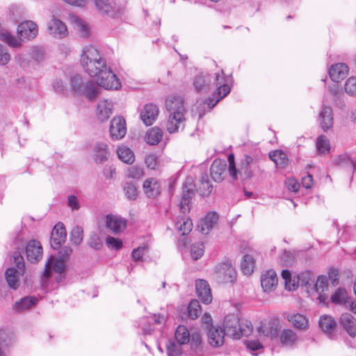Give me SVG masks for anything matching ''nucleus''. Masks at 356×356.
Segmentation results:
<instances>
[{"instance_id":"obj_62","label":"nucleus","mask_w":356,"mask_h":356,"mask_svg":"<svg viewBox=\"0 0 356 356\" xmlns=\"http://www.w3.org/2000/svg\"><path fill=\"white\" fill-rule=\"evenodd\" d=\"M288 190L292 192H297L300 188V184L297 180L293 178H289L285 182Z\"/></svg>"},{"instance_id":"obj_35","label":"nucleus","mask_w":356,"mask_h":356,"mask_svg":"<svg viewBox=\"0 0 356 356\" xmlns=\"http://www.w3.org/2000/svg\"><path fill=\"white\" fill-rule=\"evenodd\" d=\"M163 138L162 130L157 127L149 129L145 135V141L151 145H157Z\"/></svg>"},{"instance_id":"obj_46","label":"nucleus","mask_w":356,"mask_h":356,"mask_svg":"<svg viewBox=\"0 0 356 356\" xmlns=\"http://www.w3.org/2000/svg\"><path fill=\"white\" fill-rule=\"evenodd\" d=\"M123 190L126 195V197L129 200H134L137 197L138 191L136 186L132 182H126L124 184Z\"/></svg>"},{"instance_id":"obj_27","label":"nucleus","mask_w":356,"mask_h":356,"mask_svg":"<svg viewBox=\"0 0 356 356\" xmlns=\"http://www.w3.org/2000/svg\"><path fill=\"white\" fill-rule=\"evenodd\" d=\"M227 168V164L225 161L216 159L212 163L210 168V173L212 179L215 181H220L224 178V175Z\"/></svg>"},{"instance_id":"obj_19","label":"nucleus","mask_w":356,"mask_h":356,"mask_svg":"<svg viewBox=\"0 0 356 356\" xmlns=\"http://www.w3.org/2000/svg\"><path fill=\"white\" fill-rule=\"evenodd\" d=\"M196 293L202 303L208 305L212 301L211 289L204 280H199L195 283Z\"/></svg>"},{"instance_id":"obj_50","label":"nucleus","mask_w":356,"mask_h":356,"mask_svg":"<svg viewBox=\"0 0 356 356\" xmlns=\"http://www.w3.org/2000/svg\"><path fill=\"white\" fill-rule=\"evenodd\" d=\"M188 310L190 318L192 319L197 318L200 314V305L199 302L196 300H191L189 303Z\"/></svg>"},{"instance_id":"obj_31","label":"nucleus","mask_w":356,"mask_h":356,"mask_svg":"<svg viewBox=\"0 0 356 356\" xmlns=\"http://www.w3.org/2000/svg\"><path fill=\"white\" fill-rule=\"evenodd\" d=\"M143 189L149 197H156L161 191L160 184L154 178L146 179L143 184Z\"/></svg>"},{"instance_id":"obj_9","label":"nucleus","mask_w":356,"mask_h":356,"mask_svg":"<svg viewBox=\"0 0 356 356\" xmlns=\"http://www.w3.org/2000/svg\"><path fill=\"white\" fill-rule=\"evenodd\" d=\"M331 301L336 305H343L352 313L356 314V301L348 296L345 289L339 288L331 296Z\"/></svg>"},{"instance_id":"obj_52","label":"nucleus","mask_w":356,"mask_h":356,"mask_svg":"<svg viewBox=\"0 0 356 356\" xmlns=\"http://www.w3.org/2000/svg\"><path fill=\"white\" fill-rule=\"evenodd\" d=\"M344 89L349 95L356 96V78H348L345 83Z\"/></svg>"},{"instance_id":"obj_29","label":"nucleus","mask_w":356,"mask_h":356,"mask_svg":"<svg viewBox=\"0 0 356 356\" xmlns=\"http://www.w3.org/2000/svg\"><path fill=\"white\" fill-rule=\"evenodd\" d=\"M340 323L351 337H356V320L348 313H343L340 318Z\"/></svg>"},{"instance_id":"obj_23","label":"nucleus","mask_w":356,"mask_h":356,"mask_svg":"<svg viewBox=\"0 0 356 356\" xmlns=\"http://www.w3.org/2000/svg\"><path fill=\"white\" fill-rule=\"evenodd\" d=\"M175 229L183 236L188 234L193 229V223L186 214H181L175 220Z\"/></svg>"},{"instance_id":"obj_43","label":"nucleus","mask_w":356,"mask_h":356,"mask_svg":"<svg viewBox=\"0 0 356 356\" xmlns=\"http://www.w3.org/2000/svg\"><path fill=\"white\" fill-rule=\"evenodd\" d=\"M181 345L177 340L169 339L166 343V351L168 356H179L182 353Z\"/></svg>"},{"instance_id":"obj_59","label":"nucleus","mask_w":356,"mask_h":356,"mask_svg":"<svg viewBox=\"0 0 356 356\" xmlns=\"http://www.w3.org/2000/svg\"><path fill=\"white\" fill-rule=\"evenodd\" d=\"M261 330L264 335L271 339L275 338L277 336V330L273 326H263L261 327Z\"/></svg>"},{"instance_id":"obj_14","label":"nucleus","mask_w":356,"mask_h":356,"mask_svg":"<svg viewBox=\"0 0 356 356\" xmlns=\"http://www.w3.org/2000/svg\"><path fill=\"white\" fill-rule=\"evenodd\" d=\"M38 33V28L36 23L31 20H26L21 22L17 27L18 35L27 40L33 39Z\"/></svg>"},{"instance_id":"obj_16","label":"nucleus","mask_w":356,"mask_h":356,"mask_svg":"<svg viewBox=\"0 0 356 356\" xmlns=\"http://www.w3.org/2000/svg\"><path fill=\"white\" fill-rule=\"evenodd\" d=\"M25 253L28 261L31 263L38 262L42 257V247L36 240L30 241L26 245Z\"/></svg>"},{"instance_id":"obj_34","label":"nucleus","mask_w":356,"mask_h":356,"mask_svg":"<svg viewBox=\"0 0 356 356\" xmlns=\"http://www.w3.org/2000/svg\"><path fill=\"white\" fill-rule=\"evenodd\" d=\"M328 287V280L327 277L324 275H321L318 277L314 285V289L316 292L318 293V299L319 301L324 302L326 299V296H325L323 293L327 289Z\"/></svg>"},{"instance_id":"obj_61","label":"nucleus","mask_w":356,"mask_h":356,"mask_svg":"<svg viewBox=\"0 0 356 356\" xmlns=\"http://www.w3.org/2000/svg\"><path fill=\"white\" fill-rule=\"evenodd\" d=\"M67 205L72 210H78L80 208L79 200L76 196L70 195L67 197Z\"/></svg>"},{"instance_id":"obj_36","label":"nucleus","mask_w":356,"mask_h":356,"mask_svg":"<svg viewBox=\"0 0 356 356\" xmlns=\"http://www.w3.org/2000/svg\"><path fill=\"white\" fill-rule=\"evenodd\" d=\"M193 192L192 189H185V184H184L183 193L181 195L179 207L182 214H186L190 211V203L192 198Z\"/></svg>"},{"instance_id":"obj_32","label":"nucleus","mask_w":356,"mask_h":356,"mask_svg":"<svg viewBox=\"0 0 356 356\" xmlns=\"http://www.w3.org/2000/svg\"><path fill=\"white\" fill-rule=\"evenodd\" d=\"M319 327L327 334H331L336 328L337 322L330 316L323 315L318 321Z\"/></svg>"},{"instance_id":"obj_40","label":"nucleus","mask_w":356,"mask_h":356,"mask_svg":"<svg viewBox=\"0 0 356 356\" xmlns=\"http://www.w3.org/2000/svg\"><path fill=\"white\" fill-rule=\"evenodd\" d=\"M298 337L291 330H284L280 334V341L283 346H292L297 341Z\"/></svg>"},{"instance_id":"obj_49","label":"nucleus","mask_w":356,"mask_h":356,"mask_svg":"<svg viewBox=\"0 0 356 356\" xmlns=\"http://www.w3.org/2000/svg\"><path fill=\"white\" fill-rule=\"evenodd\" d=\"M212 188L213 186L208 180L207 176L206 175L205 177H202L199 186L200 194L202 196L208 195L211 192Z\"/></svg>"},{"instance_id":"obj_55","label":"nucleus","mask_w":356,"mask_h":356,"mask_svg":"<svg viewBox=\"0 0 356 356\" xmlns=\"http://www.w3.org/2000/svg\"><path fill=\"white\" fill-rule=\"evenodd\" d=\"M148 251V248L147 246H140L136 249H134L132 252V258L134 261H138L142 259V257L144 254H145Z\"/></svg>"},{"instance_id":"obj_26","label":"nucleus","mask_w":356,"mask_h":356,"mask_svg":"<svg viewBox=\"0 0 356 356\" xmlns=\"http://www.w3.org/2000/svg\"><path fill=\"white\" fill-rule=\"evenodd\" d=\"M218 220V216L216 212L208 213L206 216L200 221L198 228L203 234H208L217 223Z\"/></svg>"},{"instance_id":"obj_5","label":"nucleus","mask_w":356,"mask_h":356,"mask_svg":"<svg viewBox=\"0 0 356 356\" xmlns=\"http://www.w3.org/2000/svg\"><path fill=\"white\" fill-rule=\"evenodd\" d=\"M229 163L228 172L232 179L236 180L238 177L249 179L252 176V171L250 169V164L253 162L252 157L245 155L241 160L239 167H236L234 156L229 154L227 158Z\"/></svg>"},{"instance_id":"obj_22","label":"nucleus","mask_w":356,"mask_h":356,"mask_svg":"<svg viewBox=\"0 0 356 356\" xmlns=\"http://www.w3.org/2000/svg\"><path fill=\"white\" fill-rule=\"evenodd\" d=\"M349 68L343 63L332 65L329 69L330 79L334 82H339L344 79L348 74Z\"/></svg>"},{"instance_id":"obj_38","label":"nucleus","mask_w":356,"mask_h":356,"mask_svg":"<svg viewBox=\"0 0 356 356\" xmlns=\"http://www.w3.org/2000/svg\"><path fill=\"white\" fill-rule=\"evenodd\" d=\"M282 277L284 280L285 288L288 291H294L296 289L299 284V280L298 277H291L290 271L288 270H283L282 271Z\"/></svg>"},{"instance_id":"obj_25","label":"nucleus","mask_w":356,"mask_h":356,"mask_svg":"<svg viewBox=\"0 0 356 356\" xmlns=\"http://www.w3.org/2000/svg\"><path fill=\"white\" fill-rule=\"evenodd\" d=\"M225 331L220 327L211 326L208 331L209 343L213 347H218L224 343Z\"/></svg>"},{"instance_id":"obj_4","label":"nucleus","mask_w":356,"mask_h":356,"mask_svg":"<svg viewBox=\"0 0 356 356\" xmlns=\"http://www.w3.org/2000/svg\"><path fill=\"white\" fill-rule=\"evenodd\" d=\"M223 327L225 334L234 339L247 337L252 332V325L250 321L240 319L235 315H228L225 318Z\"/></svg>"},{"instance_id":"obj_58","label":"nucleus","mask_w":356,"mask_h":356,"mask_svg":"<svg viewBox=\"0 0 356 356\" xmlns=\"http://www.w3.org/2000/svg\"><path fill=\"white\" fill-rule=\"evenodd\" d=\"M106 244L109 248H114L116 250L120 249L122 247V241L113 236H108L106 238Z\"/></svg>"},{"instance_id":"obj_8","label":"nucleus","mask_w":356,"mask_h":356,"mask_svg":"<svg viewBox=\"0 0 356 356\" xmlns=\"http://www.w3.org/2000/svg\"><path fill=\"white\" fill-rule=\"evenodd\" d=\"M47 31L49 35L56 39H63L68 35V30L65 23L54 15L47 22Z\"/></svg>"},{"instance_id":"obj_57","label":"nucleus","mask_w":356,"mask_h":356,"mask_svg":"<svg viewBox=\"0 0 356 356\" xmlns=\"http://www.w3.org/2000/svg\"><path fill=\"white\" fill-rule=\"evenodd\" d=\"M10 59V55L7 48L0 44V65H6Z\"/></svg>"},{"instance_id":"obj_41","label":"nucleus","mask_w":356,"mask_h":356,"mask_svg":"<svg viewBox=\"0 0 356 356\" xmlns=\"http://www.w3.org/2000/svg\"><path fill=\"white\" fill-rule=\"evenodd\" d=\"M269 158L279 168H284L288 163L286 154L281 150H275L270 152Z\"/></svg>"},{"instance_id":"obj_7","label":"nucleus","mask_w":356,"mask_h":356,"mask_svg":"<svg viewBox=\"0 0 356 356\" xmlns=\"http://www.w3.org/2000/svg\"><path fill=\"white\" fill-rule=\"evenodd\" d=\"M13 257L17 268H8L5 272V277L8 286L13 289H17L19 286V275L24 273L25 264L23 257L19 252H15Z\"/></svg>"},{"instance_id":"obj_33","label":"nucleus","mask_w":356,"mask_h":356,"mask_svg":"<svg viewBox=\"0 0 356 356\" xmlns=\"http://www.w3.org/2000/svg\"><path fill=\"white\" fill-rule=\"evenodd\" d=\"M38 302V299L34 296H26L15 303L14 309L17 312H22L35 306Z\"/></svg>"},{"instance_id":"obj_45","label":"nucleus","mask_w":356,"mask_h":356,"mask_svg":"<svg viewBox=\"0 0 356 356\" xmlns=\"http://www.w3.org/2000/svg\"><path fill=\"white\" fill-rule=\"evenodd\" d=\"M316 147L320 154H327L330 152V140L327 136L321 135L316 138Z\"/></svg>"},{"instance_id":"obj_48","label":"nucleus","mask_w":356,"mask_h":356,"mask_svg":"<svg viewBox=\"0 0 356 356\" xmlns=\"http://www.w3.org/2000/svg\"><path fill=\"white\" fill-rule=\"evenodd\" d=\"M83 230L81 227H74L70 234V238L74 245H79L83 241Z\"/></svg>"},{"instance_id":"obj_51","label":"nucleus","mask_w":356,"mask_h":356,"mask_svg":"<svg viewBox=\"0 0 356 356\" xmlns=\"http://www.w3.org/2000/svg\"><path fill=\"white\" fill-rule=\"evenodd\" d=\"M30 54L35 60L41 61L44 58L45 50L42 47L34 46L31 47Z\"/></svg>"},{"instance_id":"obj_6","label":"nucleus","mask_w":356,"mask_h":356,"mask_svg":"<svg viewBox=\"0 0 356 356\" xmlns=\"http://www.w3.org/2000/svg\"><path fill=\"white\" fill-rule=\"evenodd\" d=\"M70 83L74 92L86 95L89 100L96 99L99 95V89L92 81H84L78 74L71 78Z\"/></svg>"},{"instance_id":"obj_15","label":"nucleus","mask_w":356,"mask_h":356,"mask_svg":"<svg viewBox=\"0 0 356 356\" xmlns=\"http://www.w3.org/2000/svg\"><path fill=\"white\" fill-rule=\"evenodd\" d=\"M92 159L95 163H103L108 160L110 151L108 145L104 142H96L92 146Z\"/></svg>"},{"instance_id":"obj_54","label":"nucleus","mask_w":356,"mask_h":356,"mask_svg":"<svg viewBox=\"0 0 356 356\" xmlns=\"http://www.w3.org/2000/svg\"><path fill=\"white\" fill-rule=\"evenodd\" d=\"M127 175L129 178L138 179L143 176V170L140 167L132 166L128 168Z\"/></svg>"},{"instance_id":"obj_44","label":"nucleus","mask_w":356,"mask_h":356,"mask_svg":"<svg viewBox=\"0 0 356 356\" xmlns=\"http://www.w3.org/2000/svg\"><path fill=\"white\" fill-rule=\"evenodd\" d=\"M254 266V261L253 258L249 255H244L241 263V268L245 275H250L253 272Z\"/></svg>"},{"instance_id":"obj_13","label":"nucleus","mask_w":356,"mask_h":356,"mask_svg":"<svg viewBox=\"0 0 356 356\" xmlns=\"http://www.w3.org/2000/svg\"><path fill=\"white\" fill-rule=\"evenodd\" d=\"M66 264L67 261L65 258H61V257L55 258L51 256L46 264L43 276L46 278L49 277L51 270L62 274L65 271Z\"/></svg>"},{"instance_id":"obj_60","label":"nucleus","mask_w":356,"mask_h":356,"mask_svg":"<svg viewBox=\"0 0 356 356\" xmlns=\"http://www.w3.org/2000/svg\"><path fill=\"white\" fill-rule=\"evenodd\" d=\"M145 162L147 168L152 170H154L157 165V157L155 154H151L147 155L145 159Z\"/></svg>"},{"instance_id":"obj_28","label":"nucleus","mask_w":356,"mask_h":356,"mask_svg":"<svg viewBox=\"0 0 356 356\" xmlns=\"http://www.w3.org/2000/svg\"><path fill=\"white\" fill-rule=\"evenodd\" d=\"M113 103L111 101L104 99L98 103L97 108V115L98 119L104 122L106 121L112 114Z\"/></svg>"},{"instance_id":"obj_20","label":"nucleus","mask_w":356,"mask_h":356,"mask_svg":"<svg viewBox=\"0 0 356 356\" xmlns=\"http://www.w3.org/2000/svg\"><path fill=\"white\" fill-rule=\"evenodd\" d=\"M67 19L81 37L88 38L89 36L90 26L84 20L73 13L69 14Z\"/></svg>"},{"instance_id":"obj_12","label":"nucleus","mask_w":356,"mask_h":356,"mask_svg":"<svg viewBox=\"0 0 356 356\" xmlns=\"http://www.w3.org/2000/svg\"><path fill=\"white\" fill-rule=\"evenodd\" d=\"M320 127L324 131L330 130L334 124L332 108L330 106L323 105L317 118Z\"/></svg>"},{"instance_id":"obj_37","label":"nucleus","mask_w":356,"mask_h":356,"mask_svg":"<svg viewBox=\"0 0 356 356\" xmlns=\"http://www.w3.org/2000/svg\"><path fill=\"white\" fill-rule=\"evenodd\" d=\"M287 320L300 330L305 329L308 326L307 318L300 314H290L287 316Z\"/></svg>"},{"instance_id":"obj_11","label":"nucleus","mask_w":356,"mask_h":356,"mask_svg":"<svg viewBox=\"0 0 356 356\" xmlns=\"http://www.w3.org/2000/svg\"><path fill=\"white\" fill-rule=\"evenodd\" d=\"M109 132L113 140H118L123 138L127 134L125 120L121 116L113 118L111 122Z\"/></svg>"},{"instance_id":"obj_2","label":"nucleus","mask_w":356,"mask_h":356,"mask_svg":"<svg viewBox=\"0 0 356 356\" xmlns=\"http://www.w3.org/2000/svg\"><path fill=\"white\" fill-rule=\"evenodd\" d=\"M213 84L217 87V90L213 92V97L208 98L205 104L211 109L222 98L226 97L230 92V86H229V79L225 76L223 71L216 72L213 75L200 74L197 75L193 81V85L197 92L207 91L210 86Z\"/></svg>"},{"instance_id":"obj_18","label":"nucleus","mask_w":356,"mask_h":356,"mask_svg":"<svg viewBox=\"0 0 356 356\" xmlns=\"http://www.w3.org/2000/svg\"><path fill=\"white\" fill-rule=\"evenodd\" d=\"M277 274L273 270H268L261 275V286L264 292L274 291L277 287Z\"/></svg>"},{"instance_id":"obj_24","label":"nucleus","mask_w":356,"mask_h":356,"mask_svg":"<svg viewBox=\"0 0 356 356\" xmlns=\"http://www.w3.org/2000/svg\"><path fill=\"white\" fill-rule=\"evenodd\" d=\"M66 232L62 224H57L54 226L51 234V245L54 249H57L65 242Z\"/></svg>"},{"instance_id":"obj_17","label":"nucleus","mask_w":356,"mask_h":356,"mask_svg":"<svg viewBox=\"0 0 356 356\" xmlns=\"http://www.w3.org/2000/svg\"><path fill=\"white\" fill-rule=\"evenodd\" d=\"M105 218L106 227L115 234L122 232L127 227V220L120 216L108 214Z\"/></svg>"},{"instance_id":"obj_1","label":"nucleus","mask_w":356,"mask_h":356,"mask_svg":"<svg viewBox=\"0 0 356 356\" xmlns=\"http://www.w3.org/2000/svg\"><path fill=\"white\" fill-rule=\"evenodd\" d=\"M81 64L90 76L96 77L95 84L106 90H118L121 83L106 60L101 56L99 51L92 45L83 48L81 56Z\"/></svg>"},{"instance_id":"obj_47","label":"nucleus","mask_w":356,"mask_h":356,"mask_svg":"<svg viewBox=\"0 0 356 356\" xmlns=\"http://www.w3.org/2000/svg\"><path fill=\"white\" fill-rule=\"evenodd\" d=\"M96 7L104 13H109L113 10V0H94Z\"/></svg>"},{"instance_id":"obj_56","label":"nucleus","mask_w":356,"mask_h":356,"mask_svg":"<svg viewBox=\"0 0 356 356\" xmlns=\"http://www.w3.org/2000/svg\"><path fill=\"white\" fill-rule=\"evenodd\" d=\"M20 10L17 6H11L9 9L8 17L13 22L16 23L20 18Z\"/></svg>"},{"instance_id":"obj_10","label":"nucleus","mask_w":356,"mask_h":356,"mask_svg":"<svg viewBox=\"0 0 356 356\" xmlns=\"http://www.w3.org/2000/svg\"><path fill=\"white\" fill-rule=\"evenodd\" d=\"M216 278L219 282H232L236 278V271L229 262L218 266L215 270Z\"/></svg>"},{"instance_id":"obj_21","label":"nucleus","mask_w":356,"mask_h":356,"mask_svg":"<svg viewBox=\"0 0 356 356\" xmlns=\"http://www.w3.org/2000/svg\"><path fill=\"white\" fill-rule=\"evenodd\" d=\"M159 113V110L156 105L146 104L140 113V118L145 125L150 126L156 120Z\"/></svg>"},{"instance_id":"obj_64","label":"nucleus","mask_w":356,"mask_h":356,"mask_svg":"<svg viewBox=\"0 0 356 356\" xmlns=\"http://www.w3.org/2000/svg\"><path fill=\"white\" fill-rule=\"evenodd\" d=\"M52 87L55 92L60 93L64 91L65 85L63 81L61 79H56L54 80Z\"/></svg>"},{"instance_id":"obj_63","label":"nucleus","mask_w":356,"mask_h":356,"mask_svg":"<svg viewBox=\"0 0 356 356\" xmlns=\"http://www.w3.org/2000/svg\"><path fill=\"white\" fill-rule=\"evenodd\" d=\"M246 347L253 351L263 348L262 344L258 340H248L245 341Z\"/></svg>"},{"instance_id":"obj_3","label":"nucleus","mask_w":356,"mask_h":356,"mask_svg":"<svg viewBox=\"0 0 356 356\" xmlns=\"http://www.w3.org/2000/svg\"><path fill=\"white\" fill-rule=\"evenodd\" d=\"M165 106L168 113L165 122L166 130L170 134H174L179 129H184L186 120L184 99L180 97H169L166 99Z\"/></svg>"},{"instance_id":"obj_39","label":"nucleus","mask_w":356,"mask_h":356,"mask_svg":"<svg viewBox=\"0 0 356 356\" xmlns=\"http://www.w3.org/2000/svg\"><path fill=\"white\" fill-rule=\"evenodd\" d=\"M118 156L124 163L131 164L135 160L134 154L132 150L126 146H120L118 149Z\"/></svg>"},{"instance_id":"obj_42","label":"nucleus","mask_w":356,"mask_h":356,"mask_svg":"<svg viewBox=\"0 0 356 356\" xmlns=\"http://www.w3.org/2000/svg\"><path fill=\"white\" fill-rule=\"evenodd\" d=\"M175 337L179 343L186 344L190 341L191 334L185 326L179 325L175 330Z\"/></svg>"},{"instance_id":"obj_30","label":"nucleus","mask_w":356,"mask_h":356,"mask_svg":"<svg viewBox=\"0 0 356 356\" xmlns=\"http://www.w3.org/2000/svg\"><path fill=\"white\" fill-rule=\"evenodd\" d=\"M0 40L6 42L13 48H19L22 46V39L12 35L5 29L4 24L0 22Z\"/></svg>"},{"instance_id":"obj_53","label":"nucleus","mask_w":356,"mask_h":356,"mask_svg":"<svg viewBox=\"0 0 356 356\" xmlns=\"http://www.w3.org/2000/svg\"><path fill=\"white\" fill-rule=\"evenodd\" d=\"M191 257L193 260H197L204 254V245L202 243H197L192 245Z\"/></svg>"}]
</instances>
